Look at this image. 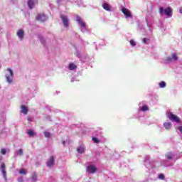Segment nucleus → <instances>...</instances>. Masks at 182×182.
<instances>
[{
	"instance_id": "39448f33",
	"label": "nucleus",
	"mask_w": 182,
	"mask_h": 182,
	"mask_svg": "<svg viewBox=\"0 0 182 182\" xmlns=\"http://www.w3.org/2000/svg\"><path fill=\"white\" fill-rule=\"evenodd\" d=\"M87 171L90 173V174H95V173L97 171V168L93 165H90L87 166Z\"/></svg>"
},
{
	"instance_id": "20e7f679",
	"label": "nucleus",
	"mask_w": 182,
	"mask_h": 182,
	"mask_svg": "<svg viewBox=\"0 0 182 182\" xmlns=\"http://www.w3.org/2000/svg\"><path fill=\"white\" fill-rule=\"evenodd\" d=\"M60 18L63 23L65 28H69V18L64 14L60 15Z\"/></svg>"
},
{
	"instance_id": "393cba45",
	"label": "nucleus",
	"mask_w": 182,
	"mask_h": 182,
	"mask_svg": "<svg viewBox=\"0 0 182 182\" xmlns=\"http://www.w3.org/2000/svg\"><path fill=\"white\" fill-rule=\"evenodd\" d=\"M31 178H32V180H33V181H36V180L38 178V175L36 173H33Z\"/></svg>"
},
{
	"instance_id": "bb28decb",
	"label": "nucleus",
	"mask_w": 182,
	"mask_h": 182,
	"mask_svg": "<svg viewBox=\"0 0 182 182\" xmlns=\"http://www.w3.org/2000/svg\"><path fill=\"white\" fill-rule=\"evenodd\" d=\"M44 136H45V137H50V133L48 132H45Z\"/></svg>"
},
{
	"instance_id": "7ed1b4c3",
	"label": "nucleus",
	"mask_w": 182,
	"mask_h": 182,
	"mask_svg": "<svg viewBox=\"0 0 182 182\" xmlns=\"http://www.w3.org/2000/svg\"><path fill=\"white\" fill-rule=\"evenodd\" d=\"M167 117L168 119H169V120H171V122H176V123H178L180 122V118H178V117H177L172 112H168Z\"/></svg>"
},
{
	"instance_id": "473e14b6",
	"label": "nucleus",
	"mask_w": 182,
	"mask_h": 182,
	"mask_svg": "<svg viewBox=\"0 0 182 182\" xmlns=\"http://www.w3.org/2000/svg\"><path fill=\"white\" fill-rule=\"evenodd\" d=\"M18 182H23V178H21L18 180Z\"/></svg>"
},
{
	"instance_id": "5701e85b",
	"label": "nucleus",
	"mask_w": 182,
	"mask_h": 182,
	"mask_svg": "<svg viewBox=\"0 0 182 182\" xmlns=\"http://www.w3.org/2000/svg\"><path fill=\"white\" fill-rule=\"evenodd\" d=\"M172 60H177L178 59V57L177 56V54L173 53L172 55Z\"/></svg>"
},
{
	"instance_id": "1a4fd4ad",
	"label": "nucleus",
	"mask_w": 182,
	"mask_h": 182,
	"mask_svg": "<svg viewBox=\"0 0 182 182\" xmlns=\"http://www.w3.org/2000/svg\"><path fill=\"white\" fill-rule=\"evenodd\" d=\"M25 36V31H23V30L20 29L17 32V36L20 38V39H23V36Z\"/></svg>"
},
{
	"instance_id": "f704fd0d",
	"label": "nucleus",
	"mask_w": 182,
	"mask_h": 182,
	"mask_svg": "<svg viewBox=\"0 0 182 182\" xmlns=\"http://www.w3.org/2000/svg\"><path fill=\"white\" fill-rule=\"evenodd\" d=\"M179 12H180V14H182V9H179Z\"/></svg>"
},
{
	"instance_id": "6e6552de",
	"label": "nucleus",
	"mask_w": 182,
	"mask_h": 182,
	"mask_svg": "<svg viewBox=\"0 0 182 182\" xmlns=\"http://www.w3.org/2000/svg\"><path fill=\"white\" fill-rule=\"evenodd\" d=\"M46 19V16L45 14H38L36 16V20L39 22H45V20Z\"/></svg>"
},
{
	"instance_id": "423d86ee",
	"label": "nucleus",
	"mask_w": 182,
	"mask_h": 182,
	"mask_svg": "<svg viewBox=\"0 0 182 182\" xmlns=\"http://www.w3.org/2000/svg\"><path fill=\"white\" fill-rule=\"evenodd\" d=\"M48 167H53L55 165V156H51L50 159L46 162Z\"/></svg>"
},
{
	"instance_id": "4468645a",
	"label": "nucleus",
	"mask_w": 182,
	"mask_h": 182,
	"mask_svg": "<svg viewBox=\"0 0 182 182\" xmlns=\"http://www.w3.org/2000/svg\"><path fill=\"white\" fill-rule=\"evenodd\" d=\"M28 107L25 106V105H21V112L23 113V114H28Z\"/></svg>"
},
{
	"instance_id": "c85d7f7f",
	"label": "nucleus",
	"mask_w": 182,
	"mask_h": 182,
	"mask_svg": "<svg viewBox=\"0 0 182 182\" xmlns=\"http://www.w3.org/2000/svg\"><path fill=\"white\" fill-rule=\"evenodd\" d=\"M159 178L160 180H164V174H163V173L159 174Z\"/></svg>"
},
{
	"instance_id": "cd10ccee",
	"label": "nucleus",
	"mask_w": 182,
	"mask_h": 182,
	"mask_svg": "<svg viewBox=\"0 0 182 182\" xmlns=\"http://www.w3.org/2000/svg\"><path fill=\"white\" fill-rule=\"evenodd\" d=\"M166 62H173L172 57H166Z\"/></svg>"
},
{
	"instance_id": "f257e3e1",
	"label": "nucleus",
	"mask_w": 182,
	"mask_h": 182,
	"mask_svg": "<svg viewBox=\"0 0 182 182\" xmlns=\"http://www.w3.org/2000/svg\"><path fill=\"white\" fill-rule=\"evenodd\" d=\"M159 14L161 15H166V16L171 17L173 15V10L171 9V7H167L166 9H164V7L159 8Z\"/></svg>"
},
{
	"instance_id": "f3484780",
	"label": "nucleus",
	"mask_w": 182,
	"mask_h": 182,
	"mask_svg": "<svg viewBox=\"0 0 182 182\" xmlns=\"http://www.w3.org/2000/svg\"><path fill=\"white\" fill-rule=\"evenodd\" d=\"M77 153H79L80 154H82L83 153H85V147L84 146H80L77 149Z\"/></svg>"
},
{
	"instance_id": "a211bd4d",
	"label": "nucleus",
	"mask_w": 182,
	"mask_h": 182,
	"mask_svg": "<svg viewBox=\"0 0 182 182\" xmlns=\"http://www.w3.org/2000/svg\"><path fill=\"white\" fill-rule=\"evenodd\" d=\"M27 134H28L30 137H33V136H35V132L32 129H28L27 130Z\"/></svg>"
},
{
	"instance_id": "aec40b11",
	"label": "nucleus",
	"mask_w": 182,
	"mask_h": 182,
	"mask_svg": "<svg viewBox=\"0 0 182 182\" xmlns=\"http://www.w3.org/2000/svg\"><path fill=\"white\" fill-rule=\"evenodd\" d=\"M141 112H147V110H149V107H147L146 105H143L141 107Z\"/></svg>"
},
{
	"instance_id": "a878e982",
	"label": "nucleus",
	"mask_w": 182,
	"mask_h": 182,
	"mask_svg": "<svg viewBox=\"0 0 182 182\" xmlns=\"http://www.w3.org/2000/svg\"><path fill=\"white\" fill-rule=\"evenodd\" d=\"M129 43L131 46H136V41H134V40L129 41Z\"/></svg>"
},
{
	"instance_id": "f03ea898",
	"label": "nucleus",
	"mask_w": 182,
	"mask_h": 182,
	"mask_svg": "<svg viewBox=\"0 0 182 182\" xmlns=\"http://www.w3.org/2000/svg\"><path fill=\"white\" fill-rule=\"evenodd\" d=\"M8 74H6V79L8 83H11L14 80V72L11 68H7Z\"/></svg>"
},
{
	"instance_id": "b1692460",
	"label": "nucleus",
	"mask_w": 182,
	"mask_h": 182,
	"mask_svg": "<svg viewBox=\"0 0 182 182\" xmlns=\"http://www.w3.org/2000/svg\"><path fill=\"white\" fill-rule=\"evenodd\" d=\"M19 173L21 174V175L25 176V175L26 174V169H23V168L20 169Z\"/></svg>"
},
{
	"instance_id": "9b49d317",
	"label": "nucleus",
	"mask_w": 182,
	"mask_h": 182,
	"mask_svg": "<svg viewBox=\"0 0 182 182\" xmlns=\"http://www.w3.org/2000/svg\"><path fill=\"white\" fill-rule=\"evenodd\" d=\"M6 168V166L5 165V163H2L1 164V172L5 178H6V171H5Z\"/></svg>"
},
{
	"instance_id": "dca6fc26",
	"label": "nucleus",
	"mask_w": 182,
	"mask_h": 182,
	"mask_svg": "<svg viewBox=\"0 0 182 182\" xmlns=\"http://www.w3.org/2000/svg\"><path fill=\"white\" fill-rule=\"evenodd\" d=\"M164 126L166 130H170L171 129V122H165Z\"/></svg>"
},
{
	"instance_id": "6ab92c4d",
	"label": "nucleus",
	"mask_w": 182,
	"mask_h": 182,
	"mask_svg": "<svg viewBox=\"0 0 182 182\" xmlns=\"http://www.w3.org/2000/svg\"><path fill=\"white\" fill-rule=\"evenodd\" d=\"M166 157L168 160H173V154L168 153L166 155Z\"/></svg>"
},
{
	"instance_id": "9d476101",
	"label": "nucleus",
	"mask_w": 182,
	"mask_h": 182,
	"mask_svg": "<svg viewBox=\"0 0 182 182\" xmlns=\"http://www.w3.org/2000/svg\"><path fill=\"white\" fill-rule=\"evenodd\" d=\"M77 21L80 25L81 28H85L86 23H85L83 21H82V18L80 16L77 17Z\"/></svg>"
},
{
	"instance_id": "f8f14e48",
	"label": "nucleus",
	"mask_w": 182,
	"mask_h": 182,
	"mask_svg": "<svg viewBox=\"0 0 182 182\" xmlns=\"http://www.w3.org/2000/svg\"><path fill=\"white\" fill-rule=\"evenodd\" d=\"M27 4L29 9H33V6H35V1L33 0H28Z\"/></svg>"
},
{
	"instance_id": "0eeeda50",
	"label": "nucleus",
	"mask_w": 182,
	"mask_h": 182,
	"mask_svg": "<svg viewBox=\"0 0 182 182\" xmlns=\"http://www.w3.org/2000/svg\"><path fill=\"white\" fill-rule=\"evenodd\" d=\"M122 14H124V15H125V16L127 18H132V13H130L129 9H127L126 8H123L122 10Z\"/></svg>"
},
{
	"instance_id": "72a5a7b5",
	"label": "nucleus",
	"mask_w": 182,
	"mask_h": 182,
	"mask_svg": "<svg viewBox=\"0 0 182 182\" xmlns=\"http://www.w3.org/2000/svg\"><path fill=\"white\" fill-rule=\"evenodd\" d=\"M62 143H63V146H65L66 144V141H63Z\"/></svg>"
},
{
	"instance_id": "7c9ffc66",
	"label": "nucleus",
	"mask_w": 182,
	"mask_h": 182,
	"mask_svg": "<svg viewBox=\"0 0 182 182\" xmlns=\"http://www.w3.org/2000/svg\"><path fill=\"white\" fill-rule=\"evenodd\" d=\"M17 154L22 156V154H23V151L22 149H19L18 151L17 152Z\"/></svg>"
},
{
	"instance_id": "2eb2a0df",
	"label": "nucleus",
	"mask_w": 182,
	"mask_h": 182,
	"mask_svg": "<svg viewBox=\"0 0 182 182\" xmlns=\"http://www.w3.org/2000/svg\"><path fill=\"white\" fill-rule=\"evenodd\" d=\"M102 8L105 10V11H108L109 12H110V4H107V3H104L102 4Z\"/></svg>"
},
{
	"instance_id": "412c9836",
	"label": "nucleus",
	"mask_w": 182,
	"mask_h": 182,
	"mask_svg": "<svg viewBox=\"0 0 182 182\" xmlns=\"http://www.w3.org/2000/svg\"><path fill=\"white\" fill-rule=\"evenodd\" d=\"M92 140L94 141V143H95L96 144H99V143H100V140H99V139L96 138V137H92Z\"/></svg>"
},
{
	"instance_id": "ddd939ff",
	"label": "nucleus",
	"mask_w": 182,
	"mask_h": 182,
	"mask_svg": "<svg viewBox=\"0 0 182 182\" xmlns=\"http://www.w3.org/2000/svg\"><path fill=\"white\" fill-rule=\"evenodd\" d=\"M68 69L69 70H75V69H77V66L75 63H70L68 65Z\"/></svg>"
},
{
	"instance_id": "c756f323",
	"label": "nucleus",
	"mask_w": 182,
	"mask_h": 182,
	"mask_svg": "<svg viewBox=\"0 0 182 182\" xmlns=\"http://www.w3.org/2000/svg\"><path fill=\"white\" fill-rule=\"evenodd\" d=\"M1 154H3V155L6 154V149H1Z\"/></svg>"
},
{
	"instance_id": "4be33fe9",
	"label": "nucleus",
	"mask_w": 182,
	"mask_h": 182,
	"mask_svg": "<svg viewBox=\"0 0 182 182\" xmlns=\"http://www.w3.org/2000/svg\"><path fill=\"white\" fill-rule=\"evenodd\" d=\"M166 82L164 81H161V82H159V87H161V88L166 87Z\"/></svg>"
},
{
	"instance_id": "2f4dec72",
	"label": "nucleus",
	"mask_w": 182,
	"mask_h": 182,
	"mask_svg": "<svg viewBox=\"0 0 182 182\" xmlns=\"http://www.w3.org/2000/svg\"><path fill=\"white\" fill-rule=\"evenodd\" d=\"M143 43H147V38H144L143 39Z\"/></svg>"
}]
</instances>
